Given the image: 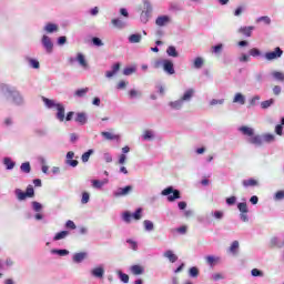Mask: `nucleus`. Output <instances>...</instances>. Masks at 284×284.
<instances>
[{
  "mask_svg": "<svg viewBox=\"0 0 284 284\" xmlns=\"http://www.w3.org/2000/svg\"><path fill=\"white\" fill-rule=\"evenodd\" d=\"M111 23H112L113 28H116V30H124V28H128V22H125L121 18L112 19Z\"/></svg>",
  "mask_w": 284,
  "mask_h": 284,
  "instance_id": "nucleus-16",
  "label": "nucleus"
},
{
  "mask_svg": "<svg viewBox=\"0 0 284 284\" xmlns=\"http://www.w3.org/2000/svg\"><path fill=\"white\" fill-rule=\"evenodd\" d=\"M142 39L143 36H141V33H133L129 36L128 41L129 43H141Z\"/></svg>",
  "mask_w": 284,
  "mask_h": 284,
  "instance_id": "nucleus-27",
  "label": "nucleus"
},
{
  "mask_svg": "<svg viewBox=\"0 0 284 284\" xmlns=\"http://www.w3.org/2000/svg\"><path fill=\"white\" fill-rule=\"evenodd\" d=\"M120 70H121V63L119 62L114 63L111 67V70L105 72L106 79H112V77H115V74H118Z\"/></svg>",
  "mask_w": 284,
  "mask_h": 284,
  "instance_id": "nucleus-17",
  "label": "nucleus"
},
{
  "mask_svg": "<svg viewBox=\"0 0 284 284\" xmlns=\"http://www.w3.org/2000/svg\"><path fill=\"white\" fill-rule=\"evenodd\" d=\"M88 203H90V193L82 192L81 204L88 205Z\"/></svg>",
  "mask_w": 284,
  "mask_h": 284,
  "instance_id": "nucleus-55",
  "label": "nucleus"
},
{
  "mask_svg": "<svg viewBox=\"0 0 284 284\" xmlns=\"http://www.w3.org/2000/svg\"><path fill=\"white\" fill-rule=\"evenodd\" d=\"M271 75L273 79H275V81H284V73L281 71H273Z\"/></svg>",
  "mask_w": 284,
  "mask_h": 284,
  "instance_id": "nucleus-48",
  "label": "nucleus"
},
{
  "mask_svg": "<svg viewBox=\"0 0 284 284\" xmlns=\"http://www.w3.org/2000/svg\"><path fill=\"white\" fill-rule=\"evenodd\" d=\"M118 276L122 283H130V275L123 273L122 271H118Z\"/></svg>",
  "mask_w": 284,
  "mask_h": 284,
  "instance_id": "nucleus-45",
  "label": "nucleus"
},
{
  "mask_svg": "<svg viewBox=\"0 0 284 284\" xmlns=\"http://www.w3.org/2000/svg\"><path fill=\"white\" fill-rule=\"evenodd\" d=\"M4 267L7 268L14 267V260H12V257H7L4 260Z\"/></svg>",
  "mask_w": 284,
  "mask_h": 284,
  "instance_id": "nucleus-63",
  "label": "nucleus"
},
{
  "mask_svg": "<svg viewBox=\"0 0 284 284\" xmlns=\"http://www.w3.org/2000/svg\"><path fill=\"white\" fill-rule=\"evenodd\" d=\"M88 258V252H79L72 255V262L77 265L83 263Z\"/></svg>",
  "mask_w": 284,
  "mask_h": 284,
  "instance_id": "nucleus-14",
  "label": "nucleus"
},
{
  "mask_svg": "<svg viewBox=\"0 0 284 284\" xmlns=\"http://www.w3.org/2000/svg\"><path fill=\"white\" fill-rule=\"evenodd\" d=\"M283 57V49L281 47H276L274 51H268L264 53V59L266 61H276Z\"/></svg>",
  "mask_w": 284,
  "mask_h": 284,
  "instance_id": "nucleus-10",
  "label": "nucleus"
},
{
  "mask_svg": "<svg viewBox=\"0 0 284 284\" xmlns=\"http://www.w3.org/2000/svg\"><path fill=\"white\" fill-rule=\"evenodd\" d=\"M239 247H240L239 241H233L230 248H229V252L231 254H233V256H235V254L239 253Z\"/></svg>",
  "mask_w": 284,
  "mask_h": 284,
  "instance_id": "nucleus-41",
  "label": "nucleus"
},
{
  "mask_svg": "<svg viewBox=\"0 0 284 284\" xmlns=\"http://www.w3.org/2000/svg\"><path fill=\"white\" fill-rule=\"evenodd\" d=\"M154 68L159 70V68L163 69L165 74L172 75L176 74V70H174V62L170 59H159L154 62Z\"/></svg>",
  "mask_w": 284,
  "mask_h": 284,
  "instance_id": "nucleus-4",
  "label": "nucleus"
},
{
  "mask_svg": "<svg viewBox=\"0 0 284 284\" xmlns=\"http://www.w3.org/2000/svg\"><path fill=\"white\" fill-rule=\"evenodd\" d=\"M132 219H134V221H141L142 216H143V209L142 207H138L135 210L134 213L131 214Z\"/></svg>",
  "mask_w": 284,
  "mask_h": 284,
  "instance_id": "nucleus-43",
  "label": "nucleus"
},
{
  "mask_svg": "<svg viewBox=\"0 0 284 284\" xmlns=\"http://www.w3.org/2000/svg\"><path fill=\"white\" fill-rule=\"evenodd\" d=\"M133 190H134V187L132 185H126L124 187L120 186V187L113 190L112 196H113V199H123V196H130V194H132Z\"/></svg>",
  "mask_w": 284,
  "mask_h": 284,
  "instance_id": "nucleus-7",
  "label": "nucleus"
},
{
  "mask_svg": "<svg viewBox=\"0 0 284 284\" xmlns=\"http://www.w3.org/2000/svg\"><path fill=\"white\" fill-rule=\"evenodd\" d=\"M0 94L4 97L7 101H11L12 105H16L17 108H23V105H26V97L17 89V87L1 83Z\"/></svg>",
  "mask_w": 284,
  "mask_h": 284,
  "instance_id": "nucleus-1",
  "label": "nucleus"
},
{
  "mask_svg": "<svg viewBox=\"0 0 284 284\" xmlns=\"http://www.w3.org/2000/svg\"><path fill=\"white\" fill-rule=\"evenodd\" d=\"M168 57H172L173 59H176L179 57V51H176V47L170 45L166 49Z\"/></svg>",
  "mask_w": 284,
  "mask_h": 284,
  "instance_id": "nucleus-32",
  "label": "nucleus"
},
{
  "mask_svg": "<svg viewBox=\"0 0 284 284\" xmlns=\"http://www.w3.org/2000/svg\"><path fill=\"white\" fill-rule=\"evenodd\" d=\"M130 272L131 274H133V276H141L142 274H144L145 268L142 265L134 264L130 266Z\"/></svg>",
  "mask_w": 284,
  "mask_h": 284,
  "instance_id": "nucleus-18",
  "label": "nucleus"
},
{
  "mask_svg": "<svg viewBox=\"0 0 284 284\" xmlns=\"http://www.w3.org/2000/svg\"><path fill=\"white\" fill-rule=\"evenodd\" d=\"M88 92H90V88L78 89L74 92V97H77L78 99H83V97H85Z\"/></svg>",
  "mask_w": 284,
  "mask_h": 284,
  "instance_id": "nucleus-35",
  "label": "nucleus"
},
{
  "mask_svg": "<svg viewBox=\"0 0 284 284\" xmlns=\"http://www.w3.org/2000/svg\"><path fill=\"white\" fill-rule=\"evenodd\" d=\"M261 101V95L256 94L253 95L250 100H248V106L250 108H256V105H258V102Z\"/></svg>",
  "mask_w": 284,
  "mask_h": 284,
  "instance_id": "nucleus-37",
  "label": "nucleus"
},
{
  "mask_svg": "<svg viewBox=\"0 0 284 284\" xmlns=\"http://www.w3.org/2000/svg\"><path fill=\"white\" fill-rule=\"evenodd\" d=\"M134 72H136V67H128L123 70L124 77H130L131 74H134Z\"/></svg>",
  "mask_w": 284,
  "mask_h": 284,
  "instance_id": "nucleus-53",
  "label": "nucleus"
},
{
  "mask_svg": "<svg viewBox=\"0 0 284 284\" xmlns=\"http://www.w3.org/2000/svg\"><path fill=\"white\" fill-rule=\"evenodd\" d=\"M189 276H190V278H197L199 277V267H196V266L190 267Z\"/></svg>",
  "mask_w": 284,
  "mask_h": 284,
  "instance_id": "nucleus-44",
  "label": "nucleus"
},
{
  "mask_svg": "<svg viewBox=\"0 0 284 284\" xmlns=\"http://www.w3.org/2000/svg\"><path fill=\"white\" fill-rule=\"evenodd\" d=\"M219 261H221L220 256H214V255L205 256V262H206V264H209L210 267H214V265H216V263H219Z\"/></svg>",
  "mask_w": 284,
  "mask_h": 284,
  "instance_id": "nucleus-24",
  "label": "nucleus"
},
{
  "mask_svg": "<svg viewBox=\"0 0 284 284\" xmlns=\"http://www.w3.org/2000/svg\"><path fill=\"white\" fill-rule=\"evenodd\" d=\"M74 121L80 125H85V123H88V114H85L84 112H78L75 114Z\"/></svg>",
  "mask_w": 284,
  "mask_h": 284,
  "instance_id": "nucleus-21",
  "label": "nucleus"
},
{
  "mask_svg": "<svg viewBox=\"0 0 284 284\" xmlns=\"http://www.w3.org/2000/svg\"><path fill=\"white\" fill-rule=\"evenodd\" d=\"M27 199H32L34 196V187L32 185H29L24 192Z\"/></svg>",
  "mask_w": 284,
  "mask_h": 284,
  "instance_id": "nucleus-56",
  "label": "nucleus"
},
{
  "mask_svg": "<svg viewBox=\"0 0 284 284\" xmlns=\"http://www.w3.org/2000/svg\"><path fill=\"white\" fill-rule=\"evenodd\" d=\"M194 92V89H187L180 99L169 102V106L171 110H182L185 103L192 101Z\"/></svg>",
  "mask_w": 284,
  "mask_h": 284,
  "instance_id": "nucleus-3",
  "label": "nucleus"
},
{
  "mask_svg": "<svg viewBox=\"0 0 284 284\" xmlns=\"http://www.w3.org/2000/svg\"><path fill=\"white\" fill-rule=\"evenodd\" d=\"M70 236V232L69 231H61L58 232L54 236H53V241H63V239Z\"/></svg>",
  "mask_w": 284,
  "mask_h": 284,
  "instance_id": "nucleus-33",
  "label": "nucleus"
},
{
  "mask_svg": "<svg viewBox=\"0 0 284 284\" xmlns=\"http://www.w3.org/2000/svg\"><path fill=\"white\" fill-rule=\"evenodd\" d=\"M74 158V152L69 151L65 155V165H70V168H77L79 165L78 160H72Z\"/></svg>",
  "mask_w": 284,
  "mask_h": 284,
  "instance_id": "nucleus-15",
  "label": "nucleus"
},
{
  "mask_svg": "<svg viewBox=\"0 0 284 284\" xmlns=\"http://www.w3.org/2000/svg\"><path fill=\"white\" fill-rule=\"evenodd\" d=\"M252 30H254V27H241L239 32L244 37H252Z\"/></svg>",
  "mask_w": 284,
  "mask_h": 284,
  "instance_id": "nucleus-34",
  "label": "nucleus"
},
{
  "mask_svg": "<svg viewBox=\"0 0 284 284\" xmlns=\"http://www.w3.org/2000/svg\"><path fill=\"white\" fill-rule=\"evenodd\" d=\"M122 220L124 221V223H131V221H132V213H130L129 211H125L122 214Z\"/></svg>",
  "mask_w": 284,
  "mask_h": 284,
  "instance_id": "nucleus-59",
  "label": "nucleus"
},
{
  "mask_svg": "<svg viewBox=\"0 0 284 284\" xmlns=\"http://www.w3.org/2000/svg\"><path fill=\"white\" fill-rule=\"evenodd\" d=\"M43 30L47 32V34H54V32H59V26L49 22L44 26Z\"/></svg>",
  "mask_w": 284,
  "mask_h": 284,
  "instance_id": "nucleus-23",
  "label": "nucleus"
},
{
  "mask_svg": "<svg viewBox=\"0 0 284 284\" xmlns=\"http://www.w3.org/2000/svg\"><path fill=\"white\" fill-rule=\"evenodd\" d=\"M250 57H261V50L258 48H253L248 51Z\"/></svg>",
  "mask_w": 284,
  "mask_h": 284,
  "instance_id": "nucleus-62",
  "label": "nucleus"
},
{
  "mask_svg": "<svg viewBox=\"0 0 284 284\" xmlns=\"http://www.w3.org/2000/svg\"><path fill=\"white\" fill-rule=\"evenodd\" d=\"M92 187H94L95 190H101V187H103V185H105V182H101V180H92Z\"/></svg>",
  "mask_w": 284,
  "mask_h": 284,
  "instance_id": "nucleus-54",
  "label": "nucleus"
},
{
  "mask_svg": "<svg viewBox=\"0 0 284 284\" xmlns=\"http://www.w3.org/2000/svg\"><path fill=\"white\" fill-rule=\"evenodd\" d=\"M69 61L70 63H74L75 61H78L81 68L88 70V61H85V55H83V53H78L75 58H70Z\"/></svg>",
  "mask_w": 284,
  "mask_h": 284,
  "instance_id": "nucleus-12",
  "label": "nucleus"
},
{
  "mask_svg": "<svg viewBox=\"0 0 284 284\" xmlns=\"http://www.w3.org/2000/svg\"><path fill=\"white\" fill-rule=\"evenodd\" d=\"M94 154V150L90 149L87 152H84L81 156L82 163H88L90 161V158Z\"/></svg>",
  "mask_w": 284,
  "mask_h": 284,
  "instance_id": "nucleus-39",
  "label": "nucleus"
},
{
  "mask_svg": "<svg viewBox=\"0 0 284 284\" xmlns=\"http://www.w3.org/2000/svg\"><path fill=\"white\" fill-rule=\"evenodd\" d=\"M222 50H223V43H219L212 47L213 54H221Z\"/></svg>",
  "mask_w": 284,
  "mask_h": 284,
  "instance_id": "nucleus-60",
  "label": "nucleus"
},
{
  "mask_svg": "<svg viewBox=\"0 0 284 284\" xmlns=\"http://www.w3.org/2000/svg\"><path fill=\"white\" fill-rule=\"evenodd\" d=\"M143 227H144L145 232H154V222H152L150 220H144Z\"/></svg>",
  "mask_w": 284,
  "mask_h": 284,
  "instance_id": "nucleus-36",
  "label": "nucleus"
},
{
  "mask_svg": "<svg viewBox=\"0 0 284 284\" xmlns=\"http://www.w3.org/2000/svg\"><path fill=\"white\" fill-rule=\"evenodd\" d=\"M141 94H142L141 91H136L135 89H131L129 91L130 99H136V98L141 97Z\"/></svg>",
  "mask_w": 284,
  "mask_h": 284,
  "instance_id": "nucleus-61",
  "label": "nucleus"
},
{
  "mask_svg": "<svg viewBox=\"0 0 284 284\" xmlns=\"http://www.w3.org/2000/svg\"><path fill=\"white\" fill-rule=\"evenodd\" d=\"M233 103H239L240 105H245V95L243 93L237 92L233 98Z\"/></svg>",
  "mask_w": 284,
  "mask_h": 284,
  "instance_id": "nucleus-28",
  "label": "nucleus"
},
{
  "mask_svg": "<svg viewBox=\"0 0 284 284\" xmlns=\"http://www.w3.org/2000/svg\"><path fill=\"white\" fill-rule=\"evenodd\" d=\"M26 61L29 63V67H31L33 70H39L41 68V63H39V60L27 57Z\"/></svg>",
  "mask_w": 284,
  "mask_h": 284,
  "instance_id": "nucleus-26",
  "label": "nucleus"
},
{
  "mask_svg": "<svg viewBox=\"0 0 284 284\" xmlns=\"http://www.w3.org/2000/svg\"><path fill=\"white\" fill-rule=\"evenodd\" d=\"M42 102L48 110H57L61 105V102H57V100H52L45 97H42Z\"/></svg>",
  "mask_w": 284,
  "mask_h": 284,
  "instance_id": "nucleus-11",
  "label": "nucleus"
},
{
  "mask_svg": "<svg viewBox=\"0 0 284 284\" xmlns=\"http://www.w3.org/2000/svg\"><path fill=\"white\" fill-rule=\"evenodd\" d=\"M101 136H103V139H105L106 141H114V140L119 139V135H114L108 131H102Z\"/></svg>",
  "mask_w": 284,
  "mask_h": 284,
  "instance_id": "nucleus-38",
  "label": "nucleus"
},
{
  "mask_svg": "<svg viewBox=\"0 0 284 284\" xmlns=\"http://www.w3.org/2000/svg\"><path fill=\"white\" fill-rule=\"evenodd\" d=\"M20 170L21 172H23L24 174H30V172H32V166L30 165V162H23L20 165Z\"/></svg>",
  "mask_w": 284,
  "mask_h": 284,
  "instance_id": "nucleus-42",
  "label": "nucleus"
},
{
  "mask_svg": "<svg viewBox=\"0 0 284 284\" xmlns=\"http://www.w3.org/2000/svg\"><path fill=\"white\" fill-rule=\"evenodd\" d=\"M51 254H57V256H68L70 251H68V248H52Z\"/></svg>",
  "mask_w": 284,
  "mask_h": 284,
  "instance_id": "nucleus-30",
  "label": "nucleus"
},
{
  "mask_svg": "<svg viewBox=\"0 0 284 284\" xmlns=\"http://www.w3.org/2000/svg\"><path fill=\"white\" fill-rule=\"evenodd\" d=\"M91 41H92L93 45H95V48L103 47V40H101V38H99V37H93Z\"/></svg>",
  "mask_w": 284,
  "mask_h": 284,
  "instance_id": "nucleus-57",
  "label": "nucleus"
},
{
  "mask_svg": "<svg viewBox=\"0 0 284 284\" xmlns=\"http://www.w3.org/2000/svg\"><path fill=\"white\" fill-rule=\"evenodd\" d=\"M41 45L47 54H52L54 50V42H52V38H50L48 34H43L41 38Z\"/></svg>",
  "mask_w": 284,
  "mask_h": 284,
  "instance_id": "nucleus-8",
  "label": "nucleus"
},
{
  "mask_svg": "<svg viewBox=\"0 0 284 284\" xmlns=\"http://www.w3.org/2000/svg\"><path fill=\"white\" fill-rule=\"evenodd\" d=\"M90 274L93 278H98V280H101L103 278V276H105V268L103 266H97V267H93L91 271H90Z\"/></svg>",
  "mask_w": 284,
  "mask_h": 284,
  "instance_id": "nucleus-13",
  "label": "nucleus"
},
{
  "mask_svg": "<svg viewBox=\"0 0 284 284\" xmlns=\"http://www.w3.org/2000/svg\"><path fill=\"white\" fill-rule=\"evenodd\" d=\"M257 23H261V21H263V23H265V26H270V23H272V19H270V17L267 16H262L260 18H257Z\"/></svg>",
  "mask_w": 284,
  "mask_h": 284,
  "instance_id": "nucleus-58",
  "label": "nucleus"
},
{
  "mask_svg": "<svg viewBox=\"0 0 284 284\" xmlns=\"http://www.w3.org/2000/svg\"><path fill=\"white\" fill-rule=\"evenodd\" d=\"M239 130L242 132V134H244V136H250L247 141L251 143V145H256L257 148H261L263 143H274V141H276V136L271 133L254 135V129L250 126L243 125L240 126Z\"/></svg>",
  "mask_w": 284,
  "mask_h": 284,
  "instance_id": "nucleus-2",
  "label": "nucleus"
},
{
  "mask_svg": "<svg viewBox=\"0 0 284 284\" xmlns=\"http://www.w3.org/2000/svg\"><path fill=\"white\" fill-rule=\"evenodd\" d=\"M211 216H214L216 221H223V216H225V213L223 211H214L211 212Z\"/></svg>",
  "mask_w": 284,
  "mask_h": 284,
  "instance_id": "nucleus-49",
  "label": "nucleus"
},
{
  "mask_svg": "<svg viewBox=\"0 0 284 284\" xmlns=\"http://www.w3.org/2000/svg\"><path fill=\"white\" fill-rule=\"evenodd\" d=\"M164 258H168V261H170L171 263H176L179 261V256L176 254H174V251L172 250H166L163 253Z\"/></svg>",
  "mask_w": 284,
  "mask_h": 284,
  "instance_id": "nucleus-22",
  "label": "nucleus"
},
{
  "mask_svg": "<svg viewBox=\"0 0 284 284\" xmlns=\"http://www.w3.org/2000/svg\"><path fill=\"white\" fill-rule=\"evenodd\" d=\"M155 23L160 28H163V26H168V23H170V17H168V16H160V17L156 18Z\"/></svg>",
  "mask_w": 284,
  "mask_h": 284,
  "instance_id": "nucleus-25",
  "label": "nucleus"
},
{
  "mask_svg": "<svg viewBox=\"0 0 284 284\" xmlns=\"http://www.w3.org/2000/svg\"><path fill=\"white\" fill-rule=\"evenodd\" d=\"M183 10V7L179 2H172L170 7L171 12H181Z\"/></svg>",
  "mask_w": 284,
  "mask_h": 284,
  "instance_id": "nucleus-52",
  "label": "nucleus"
},
{
  "mask_svg": "<svg viewBox=\"0 0 284 284\" xmlns=\"http://www.w3.org/2000/svg\"><path fill=\"white\" fill-rule=\"evenodd\" d=\"M242 185L245 189H247V187H258L260 183H258V180L250 178V179L243 180Z\"/></svg>",
  "mask_w": 284,
  "mask_h": 284,
  "instance_id": "nucleus-19",
  "label": "nucleus"
},
{
  "mask_svg": "<svg viewBox=\"0 0 284 284\" xmlns=\"http://www.w3.org/2000/svg\"><path fill=\"white\" fill-rule=\"evenodd\" d=\"M55 110L58 111L55 114V119L63 123L65 121V106H63V104H60Z\"/></svg>",
  "mask_w": 284,
  "mask_h": 284,
  "instance_id": "nucleus-20",
  "label": "nucleus"
},
{
  "mask_svg": "<svg viewBox=\"0 0 284 284\" xmlns=\"http://www.w3.org/2000/svg\"><path fill=\"white\" fill-rule=\"evenodd\" d=\"M142 139H143L144 141H152V139H154V131H152V130H146V131L144 132V134L142 135Z\"/></svg>",
  "mask_w": 284,
  "mask_h": 284,
  "instance_id": "nucleus-47",
  "label": "nucleus"
},
{
  "mask_svg": "<svg viewBox=\"0 0 284 284\" xmlns=\"http://www.w3.org/2000/svg\"><path fill=\"white\" fill-rule=\"evenodd\" d=\"M251 276L253 277H260V278H263V276H265V273H263V271L258 270V268H253L251 271Z\"/></svg>",
  "mask_w": 284,
  "mask_h": 284,
  "instance_id": "nucleus-50",
  "label": "nucleus"
},
{
  "mask_svg": "<svg viewBox=\"0 0 284 284\" xmlns=\"http://www.w3.org/2000/svg\"><path fill=\"white\" fill-rule=\"evenodd\" d=\"M204 63H205V60H203V58L196 57L193 60V68H194V70H201V68H203Z\"/></svg>",
  "mask_w": 284,
  "mask_h": 284,
  "instance_id": "nucleus-31",
  "label": "nucleus"
},
{
  "mask_svg": "<svg viewBox=\"0 0 284 284\" xmlns=\"http://www.w3.org/2000/svg\"><path fill=\"white\" fill-rule=\"evenodd\" d=\"M273 103H274V99H268L266 101H262L260 105L262 110H267L268 108H272Z\"/></svg>",
  "mask_w": 284,
  "mask_h": 284,
  "instance_id": "nucleus-46",
  "label": "nucleus"
},
{
  "mask_svg": "<svg viewBox=\"0 0 284 284\" xmlns=\"http://www.w3.org/2000/svg\"><path fill=\"white\" fill-rule=\"evenodd\" d=\"M3 165L6 166V170H14L17 162L12 161V158H4Z\"/></svg>",
  "mask_w": 284,
  "mask_h": 284,
  "instance_id": "nucleus-29",
  "label": "nucleus"
},
{
  "mask_svg": "<svg viewBox=\"0 0 284 284\" xmlns=\"http://www.w3.org/2000/svg\"><path fill=\"white\" fill-rule=\"evenodd\" d=\"M284 199V191H277L274 195L275 201H283Z\"/></svg>",
  "mask_w": 284,
  "mask_h": 284,
  "instance_id": "nucleus-64",
  "label": "nucleus"
},
{
  "mask_svg": "<svg viewBox=\"0 0 284 284\" xmlns=\"http://www.w3.org/2000/svg\"><path fill=\"white\" fill-rule=\"evenodd\" d=\"M162 196H168L169 203H174V201L181 199V191L175 190L174 186H168L162 190Z\"/></svg>",
  "mask_w": 284,
  "mask_h": 284,
  "instance_id": "nucleus-5",
  "label": "nucleus"
},
{
  "mask_svg": "<svg viewBox=\"0 0 284 284\" xmlns=\"http://www.w3.org/2000/svg\"><path fill=\"white\" fill-rule=\"evenodd\" d=\"M237 210L240 212V221H242V223H250V209L247 207V202H239Z\"/></svg>",
  "mask_w": 284,
  "mask_h": 284,
  "instance_id": "nucleus-6",
  "label": "nucleus"
},
{
  "mask_svg": "<svg viewBox=\"0 0 284 284\" xmlns=\"http://www.w3.org/2000/svg\"><path fill=\"white\" fill-rule=\"evenodd\" d=\"M31 207L33 210V212H41V210H43V204L39 203L37 201L31 202Z\"/></svg>",
  "mask_w": 284,
  "mask_h": 284,
  "instance_id": "nucleus-51",
  "label": "nucleus"
},
{
  "mask_svg": "<svg viewBox=\"0 0 284 284\" xmlns=\"http://www.w3.org/2000/svg\"><path fill=\"white\" fill-rule=\"evenodd\" d=\"M150 14H152V4L144 2L140 14L141 23H148L150 21Z\"/></svg>",
  "mask_w": 284,
  "mask_h": 284,
  "instance_id": "nucleus-9",
  "label": "nucleus"
},
{
  "mask_svg": "<svg viewBox=\"0 0 284 284\" xmlns=\"http://www.w3.org/2000/svg\"><path fill=\"white\" fill-rule=\"evenodd\" d=\"M14 195L19 201H26V199H28V196L26 195V192H23V190L21 189H16Z\"/></svg>",
  "mask_w": 284,
  "mask_h": 284,
  "instance_id": "nucleus-40",
  "label": "nucleus"
}]
</instances>
